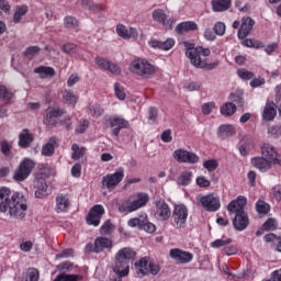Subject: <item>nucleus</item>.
Returning a JSON list of instances; mask_svg holds the SVG:
<instances>
[{"label": "nucleus", "instance_id": "1", "mask_svg": "<svg viewBox=\"0 0 281 281\" xmlns=\"http://www.w3.org/2000/svg\"><path fill=\"white\" fill-rule=\"evenodd\" d=\"M0 212H9L13 218H25L27 212V200L22 193L15 192L7 187L0 188Z\"/></svg>", "mask_w": 281, "mask_h": 281}, {"label": "nucleus", "instance_id": "2", "mask_svg": "<svg viewBox=\"0 0 281 281\" xmlns=\"http://www.w3.org/2000/svg\"><path fill=\"white\" fill-rule=\"evenodd\" d=\"M210 54H212L210 48H203L202 46L194 47V44H190L186 52V56L190 59L193 67L212 71V69L218 67V63L207 64V59L201 58V56H210Z\"/></svg>", "mask_w": 281, "mask_h": 281}, {"label": "nucleus", "instance_id": "3", "mask_svg": "<svg viewBox=\"0 0 281 281\" xmlns=\"http://www.w3.org/2000/svg\"><path fill=\"white\" fill-rule=\"evenodd\" d=\"M137 252L132 248H122L115 255V265L113 267L116 276H128L131 271V262L135 260Z\"/></svg>", "mask_w": 281, "mask_h": 281}, {"label": "nucleus", "instance_id": "4", "mask_svg": "<svg viewBox=\"0 0 281 281\" xmlns=\"http://www.w3.org/2000/svg\"><path fill=\"white\" fill-rule=\"evenodd\" d=\"M148 201H150L148 193L138 192L132 194L119 205V212H121V214L137 212L140 207L147 205Z\"/></svg>", "mask_w": 281, "mask_h": 281}, {"label": "nucleus", "instance_id": "5", "mask_svg": "<svg viewBox=\"0 0 281 281\" xmlns=\"http://www.w3.org/2000/svg\"><path fill=\"white\" fill-rule=\"evenodd\" d=\"M128 70L140 78H150L155 74V66L146 58H136L131 61Z\"/></svg>", "mask_w": 281, "mask_h": 281}, {"label": "nucleus", "instance_id": "6", "mask_svg": "<svg viewBox=\"0 0 281 281\" xmlns=\"http://www.w3.org/2000/svg\"><path fill=\"white\" fill-rule=\"evenodd\" d=\"M135 269L138 278H144V276H148V273H151V276H157V273L161 271L159 265L150 261V258L148 257H144L137 261L135 263Z\"/></svg>", "mask_w": 281, "mask_h": 281}, {"label": "nucleus", "instance_id": "7", "mask_svg": "<svg viewBox=\"0 0 281 281\" xmlns=\"http://www.w3.org/2000/svg\"><path fill=\"white\" fill-rule=\"evenodd\" d=\"M124 180V168L120 167L113 173L105 175L102 180V188L109 190V192L115 190L119 183Z\"/></svg>", "mask_w": 281, "mask_h": 281}, {"label": "nucleus", "instance_id": "8", "mask_svg": "<svg viewBox=\"0 0 281 281\" xmlns=\"http://www.w3.org/2000/svg\"><path fill=\"white\" fill-rule=\"evenodd\" d=\"M35 166L36 164L32 159H23L13 173L14 181H18V183H21V181H25V179H27V177L32 175V171L34 170Z\"/></svg>", "mask_w": 281, "mask_h": 281}, {"label": "nucleus", "instance_id": "9", "mask_svg": "<svg viewBox=\"0 0 281 281\" xmlns=\"http://www.w3.org/2000/svg\"><path fill=\"white\" fill-rule=\"evenodd\" d=\"M188 206L184 204H177L173 206L172 220L176 229H186V225L188 224Z\"/></svg>", "mask_w": 281, "mask_h": 281}, {"label": "nucleus", "instance_id": "10", "mask_svg": "<svg viewBox=\"0 0 281 281\" xmlns=\"http://www.w3.org/2000/svg\"><path fill=\"white\" fill-rule=\"evenodd\" d=\"M198 201L205 212H218L221 210V198L216 193L201 195Z\"/></svg>", "mask_w": 281, "mask_h": 281}, {"label": "nucleus", "instance_id": "11", "mask_svg": "<svg viewBox=\"0 0 281 281\" xmlns=\"http://www.w3.org/2000/svg\"><path fill=\"white\" fill-rule=\"evenodd\" d=\"M67 111L59 106L48 108L45 111V115L43 117V123L46 126H56L58 124V120H60L61 115H65Z\"/></svg>", "mask_w": 281, "mask_h": 281}, {"label": "nucleus", "instance_id": "12", "mask_svg": "<svg viewBox=\"0 0 281 281\" xmlns=\"http://www.w3.org/2000/svg\"><path fill=\"white\" fill-rule=\"evenodd\" d=\"M87 251H93L94 254H102L104 249H113V239L104 236H99L94 239V244H88L86 246Z\"/></svg>", "mask_w": 281, "mask_h": 281}, {"label": "nucleus", "instance_id": "13", "mask_svg": "<svg viewBox=\"0 0 281 281\" xmlns=\"http://www.w3.org/2000/svg\"><path fill=\"white\" fill-rule=\"evenodd\" d=\"M104 213L105 210L102 204L93 205L86 216L87 225H93V227H98L102 221V216H104Z\"/></svg>", "mask_w": 281, "mask_h": 281}, {"label": "nucleus", "instance_id": "14", "mask_svg": "<svg viewBox=\"0 0 281 281\" xmlns=\"http://www.w3.org/2000/svg\"><path fill=\"white\" fill-rule=\"evenodd\" d=\"M172 157L178 164H199L200 160L196 154L181 148L176 149Z\"/></svg>", "mask_w": 281, "mask_h": 281}, {"label": "nucleus", "instance_id": "15", "mask_svg": "<svg viewBox=\"0 0 281 281\" xmlns=\"http://www.w3.org/2000/svg\"><path fill=\"white\" fill-rule=\"evenodd\" d=\"M261 157L274 166H281V154H278L276 147L271 144H263L261 147Z\"/></svg>", "mask_w": 281, "mask_h": 281}, {"label": "nucleus", "instance_id": "16", "mask_svg": "<svg viewBox=\"0 0 281 281\" xmlns=\"http://www.w3.org/2000/svg\"><path fill=\"white\" fill-rule=\"evenodd\" d=\"M154 216L157 221H168L170 216H172V212L170 211V205L166 203L165 200L156 201V209L154 211Z\"/></svg>", "mask_w": 281, "mask_h": 281}, {"label": "nucleus", "instance_id": "17", "mask_svg": "<svg viewBox=\"0 0 281 281\" xmlns=\"http://www.w3.org/2000/svg\"><path fill=\"white\" fill-rule=\"evenodd\" d=\"M169 256L177 265H188L194 259V255L190 251H186L179 248H173L169 251Z\"/></svg>", "mask_w": 281, "mask_h": 281}, {"label": "nucleus", "instance_id": "18", "mask_svg": "<svg viewBox=\"0 0 281 281\" xmlns=\"http://www.w3.org/2000/svg\"><path fill=\"white\" fill-rule=\"evenodd\" d=\"M109 124H110L111 128H113L112 135L114 137L120 136V131H122V128H128V126H130L128 121H126V119H124L121 115L110 116L109 117Z\"/></svg>", "mask_w": 281, "mask_h": 281}, {"label": "nucleus", "instance_id": "19", "mask_svg": "<svg viewBox=\"0 0 281 281\" xmlns=\"http://www.w3.org/2000/svg\"><path fill=\"white\" fill-rule=\"evenodd\" d=\"M247 205V198L245 195L237 196L236 200H233L227 205V211L229 214H243L245 213V206Z\"/></svg>", "mask_w": 281, "mask_h": 281}, {"label": "nucleus", "instance_id": "20", "mask_svg": "<svg viewBox=\"0 0 281 281\" xmlns=\"http://www.w3.org/2000/svg\"><path fill=\"white\" fill-rule=\"evenodd\" d=\"M71 207V200L68 194L59 193L55 199V212L57 214H64L69 212Z\"/></svg>", "mask_w": 281, "mask_h": 281}, {"label": "nucleus", "instance_id": "21", "mask_svg": "<svg viewBox=\"0 0 281 281\" xmlns=\"http://www.w3.org/2000/svg\"><path fill=\"white\" fill-rule=\"evenodd\" d=\"M95 64L98 65V67H101V69H104L105 71H110V74H113L114 76H120V74H122V68H120L117 64L106 58L97 57Z\"/></svg>", "mask_w": 281, "mask_h": 281}, {"label": "nucleus", "instance_id": "22", "mask_svg": "<svg viewBox=\"0 0 281 281\" xmlns=\"http://www.w3.org/2000/svg\"><path fill=\"white\" fill-rule=\"evenodd\" d=\"M255 24L256 22L251 18L249 16L243 18L241 25L239 26V30L237 33L238 38H240V41L247 38V36H249V34L254 30Z\"/></svg>", "mask_w": 281, "mask_h": 281}, {"label": "nucleus", "instance_id": "23", "mask_svg": "<svg viewBox=\"0 0 281 281\" xmlns=\"http://www.w3.org/2000/svg\"><path fill=\"white\" fill-rule=\"evenodd\" d=\"M175 38L169 37L165 42L158 41V40H150L148 42L149 47H153V49H161L162 52H170L175 47Z\"/></svg>", "mask_w": 281, "mask_h": 281}, {"label": "nucleus", "instance_id": "24", "mask_svg": "<svg viewBox=\"0 0 281 281\" xmlns=\"http://www.w3.org/2000/svg\"><path fill=\"white\" fill-rule=\"evenodd\" d=\"M276 115H278V105L273 101L268 100L263 108L262 119L266 122H273Z\"/></svg>", "mask_w": 281, "mask_h": 281}, {"label": "nucleus", "instance_id": "25", "mask_svg": "<svg viewBox=\"0 0 281 281\" xmlns=\"http://www.w3.org/2000/svg\"><path fill=\"white\" fill-rule=\"evenodd\" d=\"M233 226L234 229H236L237 232H243L247 229V227L249 226V216L247 215V213L244 212L235 215L233 220Z\"/></svg>", "mask_w": 281, "mask_h": 281}, {"label": "nucleus", "instance_id": "26", "mask_svg": "<svg viewBox=\"0 0 281 281\" xmlns=\"http://www.w3.org/2000/svg\"><path fill=\"white\" fill-rule=\"evenodd\" d=\"M250 164L260 172H267V170H271V166H273L267 158L265 157H255L250 160Z\"/></svg>", "mask_w": 281, "mask_h": 281}, {"label": "nucleus", "instance_id": "27", "mask_svg": "<svg viewBox=\"0 0 281 281\" xmlns=\"http://www.w3.org/2000/svg\"><path fill=\"white\" fill-rule=\"evenodd\" d=\"M116 34H119L121 38H137V36H139V33L137 32L136 29H133V27L127 29L123 24H119L116 26Z\"/></svg>", "mask_w": 281, "mask_h": 281}, {"label": "nucleus", "instance_id": "28", "mask_svg": "<svg viewBox=\"0 0 281 281\" xmlns=\"http://www.w3.org/2000/svg\"><path fill=\"white\" fill-rule=\"evenodd\" d=\"M199 30V24L193 21L181 22L176 26L177 34H183L184 32H194Z\"/></svg>", "mask_w": 281, "mask_h": 281}, {"label": "nucleus", "instance_id": "29", "mask_svg": "<svg viewBox=\"0 0 281 281\" xmlns=\"http://www.w3.org/2000/svg\"><path fill=\"white\" fill-rule=\"evenodd\" d=\"M34 142V135L30 133V130H23L19 135V146L20 148H27Z\"/></svg>", "mask_w": 281, "mask_h": 281}, {"label": "nucleus", "instance_id": "30", "mask_svg": "<svg viewBox=\"0 0 281 281\" xmlns=\"http://www.w3.org/2000/svg\"><path fill=\"white\" fill-rule=\"evenodd\" d=\"M217 135L221 137V139L232 137V135H236V127H234L232 124L221 125L217 130Z\"/></svg>", "mask_w": 281, "mask_h": 281}, {"label": "nucleus", "instance_id": "31", "mask_svg": "<svg viewBox=\"0 0 281 281\" xmlns=\"http://www.w3.org/2000/svg\"><path fill=\"white\" fill-rule=\"evenodd\" d=\"M213 12H225L232 8V0H212Z\"/></svg>", "mask_w": 281, "mask_h": 281}, {"label": "nucleus", "instance_id": "32", "mask_svg": "<svg viewBox=\"0 0 281 281\" xmlns=\"http://www.w3.org/2000/svg\"><path fill=\"white\" fill-rule=\"evenodd\" d=\"M58 144V138L50 137L48 143H46L42 148V155L44 157H52L54 155V150H56V145Z\"/></svg>", "mask_w": 281, "mask_h": 281}, {"label": "nucleus", "instance_id": "33", "mask_svg": "<svg viewBox=\"0 0 281 281\" xmlns=\"http://www.w3.org/2000/svg\"><path fill=\"white\" fill-rule=\"evenodd\" d=\"M153 19L154 21H157V23H162L164 25H169V27H172V22L168 20V15H166V12L161 9H157L153 12Z\"/></svg>", "mask_w": 281, "mask_h": 281}, {"label": "nucleus", "instance_id": "34", "mask_svg": "<svg viewBox=\"0 0 281 281\" xmlns=\"http://www.w3.org/2000/svg\"><path fill=\"white\" fill-rule=\"evenodd\" d=\"M34 71L38 74L40 78H54L56 76V70L53 67L40 66Z\"/></svg>", "mask_w": 281, "mask_h": 281}, {"label": "nucleus", "instance_id": "35", "mask_svg": "<svg viewBox=\"0 0 281 281\" xmlns=\"http://www.w3.org/2000/svg\"><path fill=\"white\" fill-rule=\"evenodd\" d=\"M71 159H74L75 161H78V159H82L87 153V148L85 147H80L78 144H72L71 146Z\"/></svg>", "mask_w": 281, "mask_h": 281}, {"label": "nucleus", "instance_id": "36", "mask_svg": "<svg viewBox=\"0 0 281 281\" xmlns=\"http://www.w3.org/2000/svg\"><path fill=\"white\" fill-rule=\"evenodd\" d=\"M79 3L82 4L83 8H87L91 12H102L104 10V5L95 4L91 0H79Z\"/></svg>", "mask_w": 281, "mask_h": 281}, {"label": "nucleus", "instance_id": "37", "mask_svg": "<svg viewBox=\"0 0 281 281\" xmlns=\"http://www.w3.org/2000/svg\"><path fill=\"white\" fill-rule=\"evenodd\" d=\"M263 240H266V243H273L276 251L281 252V237H278L276 234L270 233L265 235Z\"/></svg>", "mask_w": 281, "mask_h": 281}, {"label": "nucleus", "instance_id": "38", "mask_svg": "<svg viewBox=\"0 0 281 281\" xmlns=\"http://www.w3.org/2000/svg\"><path fill=\"white\" fill-rule=\"evenodd\" d=\"M178 186H190L192 183V171H183L177 179Z\"/></svg>", "mask_w": 281, "mask_h": 281}, {"label": "nucleus", "instance_id": "39", "mask_svg": "<svg viewBox=\"0 0 281 281\" xmlns=\"http://www.w3.org/2000/svg\"><path fill=\"white\" fill-rule=\"evenodd\" d=\"M221 113L222 115H225L226 117H232L234 113H236V104L232 102H227L221 106Z\"/></svg>", "mask_w": 281, "mask_h": 281}, {"label": "nucleus", "instance_id": "40", "mask_svg": "<svg viewBox=\"0 0 281 281\" xmlns=\"http://www.w3.org/2000/svg\"><path fill=\"white\" fill-rule=\"evenodd\" d=\"M241 45H244L245 47H251L252 49H260L265 47V44L262 42L255 38H245L241 42Z\"/></svg>", "mask_w": 281, "mask_h": 281}, {"label": "nucleus", "instance_id": "41", "mask_svg": "<svg viewBox=\"0 0 281 281\" xmlns=\"http://www.w3.org/2000/svg\"><path fill=\"white\" fill-rule=\"evenodd\" d=\"M146 221V213L139 215L138 217H133L128 220L127 225L128 227H138V229H142V226L144 225Z\"/></svg>", "mask_w": 281, "mask_h": 281}, {"label": "nucleus", "instance_id": "42", "mask_svg": "<svg viewBox=\"0 0 281 281\" xmlns=\"http://www.w3.org/2000/svg\"><path fill=\"white\" fill-rule=\"evenodd\" d=\"M63 99L66 104H70L71 106H76V104H78V95L74 94V92L69 90L64 91Z\"/></svg>", "mask_w": 281, "mask_h": 281}, {"label": "nucleus", "instance_id": "43", "mask_svg": "<svg viewBox=\"0 0 281 281\" xmlns=\"http://www.w3.org/2000/svg\"><path fill=\"white\" fill-rule=\"evenodd\" d=\"M115 231V225L111 223V221H105L104 224L100 227V234L102 236H111L113 232Z\"/></svg>", "mask_w": 281, "mask_h": 281}, {"label": "nucleus", "instance_id": "44", "mask_svg": "<svg viewBox=\"0 0 281 281\" xmlns=\"http://www.w3.org/2000/svg\"><path fill=\"white\" fill-rule=\"evenodd\" d=\"M80 280H82V276L60 273L53 281H80Z\"/></svg>", "mask_w": 281, "mask_h": 281}, {"label": "nucleus", "instance_id": "45", "mask_svg": "<svg viewBox=\"0 0 281 281\" xmlns=\"http://www.w3.org/2000/svg\"><path fill=\"white\" fill-rule=\"evenodd\" d=\"M261 229L265 232H273L278 229V221L276 218L270 217L268 218L261 226Z\"/></svg>", "mask_w": 281, "mask_h": 281}, {"label": "nucleus", "instance_id": "46", "mask_svg": "<svg viewBox=\"0 0 281 281\" xmlns=\"http://www.w3.org/2000/svg\"><path fill=\"white\" fill-rule=\"evenodd\" d=\"M256 211L258 214H267L268 212H271V205L263 200H259L256 203Z\"/></svg>", "mask_w": 281, "mask_h": 281}, {"label": "nucleus", "instance_id": "47", "mask_svg": "<svg viewBox=\"0 0 281 281\" xmlns=\"http://www.w3.org/2000/svg\"><path fill=\"white\" fill-rule=\"evenodd\" d=\"M64 25L67 30H76L78 32V20L71 15L64 19Z\"/></svg>", "mask_w": 281, "mask_h": 281}, {"label": "nucleus", "instance_id": "48", "mask_svg": "<svg viewBox=\"0 0 281 281\" xmlns=\"http://www.w3.org/2000/svg\"><path fill=\"white\" fill-rule=\"evenodd\" d=\"M227 245H232V238L223 237L211 243L213 249H221V247H227Z\"/></svg>", "mask_w": 281, "mask_h": 281}, {"label": "nucleus", "instance_id": "49", "mask_svg": "<svg viewBox=\"0 0 281 281\" xmlns=\"http://www.w3.org/2000/svg\"><path fill=\"white\" fill-rule=\"evenodd\" d=\"M140 229H144L147 234H155L157 226L148 221V215H145V223L140 226Z\"/></svg>", "mask_w": 281, "mask_h": 281}, {"label": "nucleus", "instance_id": "50", "mask_svg": "<svg viewBox=\"0 0 281 281\" xmlns=\"http://www.w3.org/2000/svg\"><path fill=\"white\" fill-rule=\"evenodd\" d=\"M237 76L240 80H254L255 76L252 71H249L245 68H240L237 70Z\"/></svg>", "mask_w": 281, "mask_h": 281}, {"label": "nucleus", "instance_id": "51", "mask_svg": "<svg viewBox=\"0 0 281 281\" xmlns=\"http://www.w3.org/2000/svg\"><path fill=\"white\" fill-rule=\"evenodd\" d=\"M25 14H27V5L18 7L13 15L14 23H19V21H21V18L25 16Z\"/></svg>", "mask_w": 281, "mask_h": 281}, {"label": "nucleus", "instance_id": "52", "mask_svg": "<svg viewBox=\"0 0 281 281\" xmlns=\"http://www.w3.org/2000/svg\"><path fill=\"white\" fill-rule=\"evenodd\" d=\"M203 168H205V170H207V172H214V170H216V168H218V161L216 159L205 160L203 162Z\"/></svg>", "mask_w": 281, "mask_h": 281}, {"label": "nucleus", "instance_id": "53", "mask_svg": "<svg viewBox=\"0 0 281 281\" xmlns=\"http://www.w3.org/2000/svg\"><path fill=\"white\" fill-rule=\"evenodd\" d=\"M0 98L7 102H10L12 98H14V94L4 86H0Z\"/></svg>", "mask_w": 281, "mask_h": 281}, {"label": "nucleus", "instance_id": "54", "mask_svg": "<svg viewBox=\"0 0 281 281\" xmlns=\"http://www.w3.org/2000/svg\"><path fill=\"white\" fill-rule=\"evenodd\" d=\"M27 278L25 281H38L41 278V273L38 272V269L36 268H31L27 271Z\"/></svg>", "mask_w": 281, "mask_h": 281}, {"label": "nucleus", "instance_id": "55", "mask_svg": "<svg viewBox=\"0 0 281 281\" xmlns=\"http://www.w3.org/2000/svg\"><path fill=\"white\" fill-rule=\"evenodd\" d=\"M195 183L199 188H210L212 186V182L205 176H199Z\"/></svg>", "mask_w": 281, "mask_h": 281}, {"label": "nucleus", "instance_id": "56", "mask_svg": "<svg viewBox=\"0 0 281 281\" xmlns=\"http://www.w3.org/2000/svg\"><path fill=\"white\" fill-rule=\"evenodd\" d=\"M114 91L119 100H126V92H124V88L120 83L114 85Z\"/></svg>", "mask_w": 281, "mask_h": 281}, {"label": "nucleus", "instance_id": "57", "mask_svg": "<svg viewBox=\"0 0 281 281\" xmlns=\"http://www.w3.org/2000/svg\"><path fill=\"white\" fill-rule=\"evenodd\" d=\"M215 34H217V36H223L225 34V23L223 22H216L214 27H213Z\"/></svg>", "mask_w": 281, "mask_h": 281}, {"label": "nucleus", "instance_id": "58", "mask_svg": "<svg viewBox=\"0 0 281 281\" xmlns=\"http://www.w3.org/2000/svg\"><path fill=\"white\" fill-rule=\"evenodd\" d=\"M38 52H41L38 46H30L26 48L24 55L27 56V58H34Z\"/></svg>", "mask_w": 281, "mask_h": 281}, {"label": "nucleus", "instance_id": "59", "mask_svg": "<svg viewBox=\"0 0 281 281\" xmlns=\"http://www.w3.org/2000/svg\"><path fill=\"white\" fill-rule=\"evenodd\" d=\"M20 249L21 251L27 254L31 249H34V243L32 240L22 241L20 244Z\"/></svg>", "mask_w": 281, "mask_h": 281}, {"label": "nucleus", "instance_id": "60", "mask_svg": "<svg viewBox=\"0 0 281 281\" xmlns=\"http://www.w3.org/2000/svg\"><path fill=\"white\" fill-rule=\"evenodd\" d=\"M160 139L165 144H170V142H172V131L166 130L165 132H162L160 135Z\"/></svg>", "mask_w": 281, "mask_h": 281}, {"label": "nucleus", "instance_id": "61", "mask_svg": "<svg viewBox=\"0 0 281 281\" xmlns=\"http://www.w3.org/2000/svg\"><path fill=\"white\" fill-rule=\"evenodd\" d=\"M89 128V121L82 120L79 122V124L76 127V133H85Z\"/></svg>", "mask_w": 281, "mask_h": 281}, {"label": "nucleus", "instance_id": "62", "mask_svg": "<svg viewBox=\"0 0 281 281\" xmlns=\"http://www.w3.org/2000/svg\"><path fill=\"white\" fill-rule=\"evenodd\" d=\"M63 49L65 54H76V49H78V46H76V44L67 43L64 44Z\"/></svg>", "mask_w": 281, "mask_h": 281}, {"label": "nucleus", "instance_id": "63", "mask_svg": "<svg viewBox=\"0 0 281 281\" xmlns=\"http://www.w3.org/2000/svg\"><path fill=\"white\" fill-rule=\"evenodd\" d=\"M269 135H274L276 137L281 135V126H269L268 127Z\"/></svg>", "mask_w": 281, "mask_h": 281}, {"label": "nucleus", "instance_id": "64", "mask_svg": "<svg viewBox=\"0 0 281 281\" xmlns=\"http://www.w3.org/2000/svg\"><path fill=\"white\" fill-rule=\"evenodd\" d=\"M272 194L277 201H281V187L276 186L274 188H272Z\"/></svg>", "mask_w": 281, "mask_h": 281}]
</instances>
